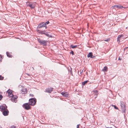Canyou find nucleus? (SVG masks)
Instances as JSON below:
<instances>
[{
  "label": "nucleus",
  "instance_id": "obj_32",
  "mask_svg": "<svg viewBox=\"0 0 128 128\" xmlns=\"http://www.w3.org/2000/svg\"><path fill=\"white\" fill-rule=\"evenodd\" d=\"M79 124H78L77 126V128H79Z\"/></svg>",
  "mask_w": 128,
  "mask_h": 128
},
{
  "label": "nucleus",
  "instance_id": "obj_2",
  "mask_svg": "<svg viewBox=\"0 0 128 128\" xmlns=\"http://www.w3.org/2000/svg\"><path fill=\"white\" fill-rule=\"evenodd\" d=\"M29 104L30 105L34 106L35 105L36 102V98H32L29 99Z\"/></svg>",
  "mask_w": 128,
  "mask_h": 128
},
{
  "label": "nucleus",
  "instance_id": "obj_37",
  "mask_svg": "<svg viewBox=\"0 0 128 128\" xmlns=\"http://www.w3.org/2000/svg\"><path fill=\"white\" fill-rule=\"evenodd\" d=\"M107 128H112V127H110V128H108V127H106Z\"/></svg>",
  "mask_w": 128,
  "mask_h": 128
},
{
  "label": "nucleus",
  "instance_id": "obj_33",
  "mask_svg": "<svg viewBox=\"0 0 128 128\" xmlns=\"http://www.w3.org/2000/svg\"><path fill=\"white\" fill-rule=\"evenodd\" d=\"M83 71V70H82L81 71L80 70V73H82V71Z\"/></svg>",
  "mask_w": 128,
  "mask_h": 128
},
{
  "label": "nucleus",
  "instance_id": "obj_23",
  "mask_svg": "<svg viewBox=\"0 0 128 128\" xmlns=\"http://www.w3.org/2000/svg\"><path fill=\"white\" fill-rule=\"evenodd\" d=\"M112 106L114 107L115 109L118 110V108L116 106L113 105H112Z\"/></svg>",
  "mask_w": 128,
  "mask_h": 128
},
{
  "label": "nucleus",
  "instance_id": "obj_9",
  "mask_svg": "<svg viewBox=\"0 0 128 128\" xmlns=\"http://www.w3.org/2000/svg\"><path fill=\"white\" fill-rule=\"evenodd\" d=\"M21 92L22 94H26L27 92L26 88H22L21 90Z\"/></svg>",
  "mask_w": 128,
  "mask_h": 128
},
{
  "label": "nucleus",
  "instance_id": "obj_3",
  "mask_svg": "<svg viewBox=\"0 0 128 128\" xmlns=\"http://www.w3.org/2000/svg\"><path fill=\"white\" fill-rule=\"evenodd\" d=\"M120 104L122 112L125 113L126 110L125 103L122 101H121L120 102Z\"/></svg>",
  "mask_w": 128,
  "mask_h": 128
},
{
  "label": "nucleus",
  "instance_id": "obj_17",
  "mask_svg": "<svg viewBox=\"0 0 128 128\" xmlns=\"http://www.w3.org/2000/svg\"><path fill=\"white\" fill-rule=\"evenodd\" d=\"M98 91L97 90H95L94 91V94L95 96H96L95 97V98H97L98 96Z\"/></svg>",
  "mask_w": 128,
  "mask_h": 128
},
{
  "label": "nucleus",
  "instance_id": "obj_30",
  "mask_svg": "<svg viewBox=\"0 0 128 128\" xmlns=\"http://www.w3.org/2000/svg\"><path fill=\"white\" fill-rule=\"evenodd\" d=\"M96 56H93V55H92V56L91 58H96Z\"/></svg>",
  "mask_w": 128,
  "mask_h": 128
},
{
  "label": "nucleus",
  "instance_id": "obj_16",
  "mask_svg": "<svg viewBox=\"0 0 128 128\" xmlns=\"http://www.w3.org/2000/svg\"><path fill=\"white\" fill-rule=\"evenodd\" d=\"M123 36V35L122 34L121 35H118V36L117 38V41L118 43H119L120 42V38L121 37H122Z\"/></svg>",
  "mask_w": 128,
  "mask_h": 128
},
{
  "label": "nucleus",
  "instance_id": "obj_4",
  "mask_svg": "<svg viewBox=\"0 0 128 128\" xmlns=\"http://www.w3.org/2000/svg\"><path fill=\"white\" fill-rule=\"evenodd\" d=\"M38 41L40 45L43 46H46L47 45V42H48V41L47 40H40V38L38 39Z\"/></svg>",
  "mask_w": 128,
  "mask_h": 128
},
{
  "label": "nucleus",
  "instance_id": "obj_36",
  "mask_svg": "<svg viewBox=\"0 0 128 128\" xmlns=\"http://www.w3.org/2000/svg\"><path fill=\"white\" fill-rule=\"evenodd\" d=\"M14 127H12V128H15V127L14 126H13Z\"/></svg>",
  "mask_w": 128,
  "mask_h": 128
},
{
  "label": "nucleus",
  "instance_id": "obj_20",
  "mask_svg": "<svg viewBox=\"0 0 128 128\" xmlns=\"http://www.w3.org/2000/svg\"><path fill=\"white\" fill-rule=\"evenodd\" d=\"M108 68L107 66L104 67V68L102 69V70L103 72H107L108 71Z\"/></svg>",
  "mask_w": 128,
  "mask_h": 128
},
{
  "label": "nucleus",
  "instance_id": "obj_6",
  "mask_svg": "<svg viewBox=\"0 0 128 128\" xmlns=\"http://www.w3.org/2000/svg\"><path fill=\"white\" fill-rule=\"evenodd\" d=\"M29 104L28 103H26L22 105V107L24 108L26 110H29L31 108Z\"/></svg>",
  "mask_w": 128,
  "mask_h": 128
},
{
  "label": "nucleus",
  "instance_id": "obj_8",
  "mask_svg": "<svg viewBox=\"0 0 128 128\" xmlns=\"http://www.w3.org/2000/svg\"><path fill=\"white\" fill-rule=\"evenodd\" d=\"M113 8L114 9H116V8H118L119 9H122L124 8L122 6H121L118 5H115L114 6H112Z\"/></svg>",
  "mask_w": 128,
  "mask_h": 128
},
{
  "label": "nucleus",
  "instance_id": "obj_7",
  "mask_svg": "<svg viewBox=\"0 0 128 128\" xmlns=\"http://www.w3.org/2000/svg\"><path fill=\"white\" fill-rule=\"evenodd\" d=\"M12 98H11V100L12 101L14 102H16L17 101L16 99L18 98V96H14L13 95L12 96Z\"/></svg>",
  "mask_w": 128,
  "mask_h": 128
},
{
  "label": "nucleus",
  "instance_id": "obj_19",
  "mask_svg": "<svg viewBox=\"0 0 128 128\" xmlns=\"http://www.w3.org/2000/svg\"><path fill=\"white\" fill-rule=\"evenodd\" d=\"M92 52H90L88 54L87 57L88 58L90 57L91 58L92 56Z\"/></svg>",
  "mask_w": 128,
  "mask_h": 128
},
{
  "label": "nucleus",
  "instance_id": "obj_14",
  "mask_svg": "<svg viewBox=\"0 0 128 128\" xmlns=\"http://www.w3.org/2000/svg\"><path fill=\"white\" fill-rule=\"evenodd\" d=\"M7 92L8 93V95L10 97L12 96L13 95L12 94V91L10 90H8L7 91Z\"/></svg>",
  "mask_w": 128,
  "mask_h": 128
},
{
  "label": "nucleus",
  "instance_id": "obj_26",
  "mask_svg": "<svg viewBox=\"0 0 128 128\" xmlns=\"http://www.w3.org/2000/svg\"><path fill=\"white\" fill-rule=\"evenodd\" d=\"M70 54H72V55L74 54V52L72 50L70 52Z\"/></svg>",
  "mask_w": 128,
  "mask_h": 128
},
{
  "label": "nucleus",
  "instance_id": "obj_12",
  "mask_svg": "<svg viewBox=\"0 0 128 128\" xmlns=\"http://www.w3.org/2000/svg\"><path fill=\"white\" fill-rule=\"evenodd\" d=\"M9 113V111L8 109L4 110L2 111L3 114L5 116L8 115Z\"/></svg>",
  "mask_w": 128,
  "mask_h": 128
},
{
  "label": "nucleus",
  "instance_id": "obj_31",
  "mask_svg": "<svg viewBox=\"0 0 128 128\" xmlns=\"http://www.w3.org/2000/svg\"><path fill=\"white\" fill-rule=\"evenodd\" d=\"M30 96L32 97H34V95L31 94H30Z\"/></svg>",
  "mask_w": 128,
  "mask_h": 128
},
{
  "label": "nucleus",
  "instance_id": "obj_10",
  "mask_svg": "<svg viewBox=\"0 0 128 128\" xmlns=\"http://www.w3.org/2000/svg\"><path fill=\"white\" fill-rule=\"evenodd\" d=\"M53 88H48L46 89L45 92L48 93H51L52 91H53Z\"/></svg>",
  "mask_w": 128,
  "mask_h": 128
},
{
  "label": "nucleus",
  "instance_id": "obj_18",
  "mask_svg": "<svg viewBox=\"0 0 128 128\" xmlns=\"http://www.w3.org/2000/svg\"><path fill=\"white\" fill-rule=\"evenodd\" d=\"M6 55L9 58H12V56L8 52H6Z\"/></svg>",
  "mask_w": 128,
  "mask_h": 128
},
{
  "label": "nucleus",
  "instance_id": "obj_21",
  "mask_svg": "<svg viewBox=\"0 0 128 128\" xmlns=\"http://www.w3.org/2000/svg\"><path fill=\"white\" fill-rule=\"evenodd\" d=\"M88 82H89V81L88 80H87L85 81H84V82H82V85L84 86Z\"/></svg>",
  "mask_w": 128,
  "mask_h": 128
},
{
  "label": "nucleus",
  "instance_id": "obj_35",
  "mask_svg": "<svg viewBox=\"0 0 128 128\" xmlns=\"http://www.w3.org/2000/svg\"><path fill=\"white\" fill-rule=\"evenodd\" d=\"M127 47H126V48H124V50L125 49H127Z\"/></svg>",
  "mask_w": 128,
  "mask_h": 128
},
{
  "label": "nucleus",
  "instance_id": "obj_24",
  "mask_svg": "<svg viewBox=\"0 0 128 128\" xmlns=\"http://www.w3.org/2000/svg\"><path fill=\"white\" fill-rule=\"evenodd\" d=\"M4 77L2 76L1 75H0V80H3L4 79Z\"/></svg>",
  "mask_w": 128,
  "mask_h": 128
},
{
  "label": "nucleus",
  "instance_id": "obj_27",
  "mask_svg": "<svg viewBox=\"0 0 128 128\" xmlns=\"http://www.w3.org/2000/svg\"><path fill=\"white\" fill-rule=\"evenodd\" d=\"M2 59V55H0V62L1 61V60Z\"/></svg>",
  "mask_w": 128,
  "mask_h": 128
},
{
  "label": "nucleus",
  "instance_id": "obj_29",
  "mask_svg": "<svg viewBox=\"0 0 128 128\" xmlns=\"http://www.w3.org/2000/svg\"><path fill=\"white\" fill-rule=\"evenodd\" d=\"M110 39L108 38L107 40H104L105 41L108 42V41H110Z\"/></svg>",
  "mask_w": 128,
  "mask_h": 128
},
{
  "label": "nucleus",
  "instance_id": "obj_22",
  "mask_svg": "<svg viewBox=\"0 0 128 128\" xmlns=\"http://www.w3.org/2000/svg\"><path fill=\"white\" fill-rule=\"evenodd\" d=\"M78 45L74 46L73 44L71 45L70 46L72 48H76L78 46Z\"/></svg>",
  "mask_w": 128,
  "mask_h": 128
},
{
  "label": "nucleus",
  "instance_id": "obj_28",
  "mask_svg": "<svg viewBox=\"0 0 128 128\" xmlns=\"http://www.w3.org/2000/svg\"><path fill=\"white\" fill-rule=\"evenodd\" d=\"M2 98V95L0 94V100Z\"/></svg>",
  "mask_w": 128,
  "mask_h": 128
},
{
  "label": "nucleus",
  "instance_id": "obj_11",
  "mask_svg": "<svg viewBox=\"0 0 128 128\" xmlns=\"http://www.w3.org/2000/svg\"><path fill=\"white\" fill-rule=\"evenodd\" d=\"M62 95L65 97H68L69 96V94L67 92H62L61 93Z\"/></svg>",
  "mask_w": 128,
  "mask_h": 128
},
{
  "label": "nucleus",
  "instance_id": "obj_13",
  "mask_svg": "<svg viewBox=\"0 0 128 128\" xmlns=\"http://www.w3.org/2000/svg\"><path fill=\"white\" fill-rule=\"evenodd\" d=\"M5 106H6V107H5L4 106H1L0 107V109L1 110H0L2 111H3L4 110H5L7 109V106H6L5 104Z\"/></svg>",
  "mask_w": 128,
  "mask_h": 128
},
{
  "label": "nucleus",
  "instance_id": "obj_38",
  "mask_svg": "<svg viewBox=\"0 0 128 128\" xmlns=\"http://www.w3.org/2000/svg\"><path fill=\"white\" fill-rule=\"evenodd\" d=\"M27 74L28 76H30V75L29 74Z\"/></svg>",
  "mask_w": 128,
  "mask_h": 128
},
{
  "label": "nucleus",
  "instance_id": "obj_15",
  "mask_svg": "<svg viewBox=\"0 0 128 128\" xmlns=\"http://www.w3.org/2000/svg\"><path fill=\"white\" fill-rule=\"evenodd\" d=\"M27 6H30L32 9L34 8L35 6L34 4H32L30 3H29L28 4Z\"/></svg>",
  "mask_w": 128,
  "mask_h": 128
},
{
  "label": "nucleus",
  "instance_id": "obj_1",
  "mask_svg": "<svg viewBox=\"0 0 128 128\" xmlns=\"http://www.w3.org/2000/svg\"><path fill=\"white\" fill-rule=\"evenodd\" d=\"M37 31L38 33L41 34H44L46 36L48 37L51 38L52 37V35L50 34H49L50 32H46V31L44 30H37Z\"/></svg>",
  "mask_w": 128,
  "mask_h": 128
},
{
  "label": "nucleus",
  "instance_id": "obj_5",
  "mask_svg": "<svg viewBox=\"0 0 128 128\" xmlns=\"http://www.w3.org/2000/svg\"><path fill=\"white\" fill-rule=\"evenodd\" d=\"M44 22H42L40 23L37 27V28H42L45 27L46 29L47 28V25H45Z\"/></svg>",
  "mask_w": 128,
  "mask_h": 128
},
{
  "label": "nucleus",
  "instance_id": "obj_34",
  "mask_svg": "<svg viewBox=\"0 0 128 128\" xmlns=\"http://www.w3.org/2000/svg\"><path fill=\"white\" fill-rule=\"evenodd\" d=\"M118 59L119 60H121V59L120 58V57L118 58Z\"/></svg>",
  "mask_w": 128,
  "mask_h": 128
},
{
  "label": "nucleus",
  "instance_id": "obj_25",
  "mask_svg": "<svg viewBox=\"0 0 128 128\" xmlns=\"http://www.w3.org/2000/svg\"><path fill=\"white\" fill-rule=\"evenodd\" d=\"M49 23H50V22H49L48 21L47 22H44V23H45V24L46 25V24H49Z\"/></svg>",
  "mask_w": 128,
  "mask_h": 128
}]
</instances>
